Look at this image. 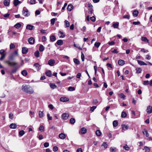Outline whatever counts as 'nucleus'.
Masks as SVG:
<instances>
[{
	"instance_id": "61",
	"label": "nucleus",
	"mask_w": 152,
	"mask_h": 152,
	"mask_svg": "<svg viewBox=\"0 0 152 152\" xmlns=\"http://www.w3.org/2000/svg\"><path fill=\"white\" fill-rule=\"evenodd\" d=\"M149 82L148 80L144 81L143 84L144 85H147L149 84Z\"/></svg>"
},
{
	"instance_id": "27",
	"label": "nucleus",
	"mask_w": 152,
	"mask_h": 152,
	"mask_svg": "<svg viewBox=\"0 0 152 152\" xmlns=\"http://www.w3.org/2000/svg\"><path fill=\"white\" fill-rule=\"evenodd\" d=\"M46 75L48 77H50L52 75L51 72L49 70L46 72Z\"/></svg>"
},
{
	"instance_id": "23",
	"label": "nucleus",
	"mask_w": 152,
	"mask_h": 152,
	"mask_svg": "<svg viewBox=\"0 0 152 152\" xmlns=\"http://www.w3.org/2000/svg\"><path fill=\"white\" fill-rule=\"evenodd\" d=\"M138 11L137 10H134L133 13V15L134 17H137L138 14Z\"/></svg>"
},
{
	"instance_id": "56",
	"label": "nucleus",
	"mask_w": 152,
	"mask_h": 152,
	"mask_svg": "<svg viewBox=\"0 0 152 152\" xmlns=\"http://www.w3.org/2000/svg\"><path fill=\"white\" fill-rule=\"evenodd\" d=\"M1 57L0 58V60H3L5 57L6 56V54H3V55H1Z\"/></svg>"
},
{
	"instance_id": "2",
	"label": "nucleus",
	"mask_w": 152,
	"mask_h": 152,
	"mask_svg": "<svg viewBox=\"0 0 152 152\" xmlns=\"http://www.w3.org/2000/svg\"><path fill=\"white\" fill-rule=\"evenodd\" d=\"M22 12L23 15L25 17H28L30 15L28 10L26 7L23 8Z\"/></svg>"
},
{
	"instance_id": "40",
	"label": "nucleus",
	"mask_w": 152,
	"mask_h": 152,
	"mask_svg": "<svg viewBox=\"0 0 152 152\" xmlns=\"http://www.w3.org/2000/svg\"><path fill=\"white\" fill-rule=\"evenodd\" d=\"M44 113L43 111H39V116L40 118H42L44 116Z\"/></svg>"
},
{
	"instance_id": "26",
	"label": "nucleus",
	"mask_w": 152,
	"mask_h": 152,
	"mask_svg": "<svg viewBox=\"0 0 152 152\" xmlns=\"http://www.w3.org/2000/svg\"><path fill=\"white\" fill-rule=\"evenodd\" d=\"M57 44L58 45H61L63 43V41L61 40H58L56 42Z\"/></svg>"
},
{
	"instance_id": "35",
	"label": "nucleus",
	"mask_w": 152,
	"mask_h": 152,
	"mask_svg": "<svg viewBox=\"0 0 152 152\" xmlns=\"http://www.w3.org/2000/svg\"><path fill=\"white\" fill-rule=\"evenodd\" d=\"M96 135L98 136H100L101 134V132L99 130H97L96 132Z\"/></svg>"
},
{
	"instance_id": "3",
	"label": "nucleus",
	"mask_w": 152,
	"mask_h": 152,
	"mask_svg": "<svg viewBox=\"0 0 152 152\" xmlns=\"http://www.w3.org/2000/svg\"><path fill=\"white\" fill-rule=\"evenodd\" d=\"M5 62L7 63L10 66H14L18 64L17 63L15 62H10L9 60H7L5 61Z\"/></svg>"
},
{
	"instance_id": "30",
	"label": "nucleus",
	"mask_w": 152,
	"mask_h": 152,
	"mask_svg": "<svg viewBox=\"0 0 152 152\" xmlns=\"http://www.w3.org/2000/svg\"><path fill=\"white\" fill-rule=\"evenodd\" d=\"M127 116V114L126 112L123 111L121 114V117L122 118H125Z\"/></svg>"
},
{
	"instance_id": "24",
	"label": "nucleus",
	"mask_w": 152,
	"mask_h": 152,
	"mask_svg": "<svg viewBox=\"0 0 152 152\" xmlns=\"http://www.w3.org/2000/svg\"><path fill=\"white\" fill-rule=\"evenodd\" d=\"M21 24L19 23H17L14 25V27L17 28H21Z\"/></svg>"
},
{
	"instance_id": "53",
	"label": "nucleus",
	"mask_w": 152,
	"mask_h": 152,
	"mask_svg": "<svg viewBox=\"0 0 152 152\" xmlns=\"http://www.w3.org/2000/svg\"><path fill=\"white\" fill-rule=\"evenodd\" d=\"M81 58L82 59V60L83 61H84V55L83 53L82 52L81 53Z\"/></svg>"
},
{
	"instance_id": "28",
	"label": "nucleus",
	"mask_w": 152,
	"mask_h": 152,
	"mask_svg": "<svg viewBox=\"0 0 152 152\" xmlns=\"http://www.w3.org/2000/svg\"><path fill=\"white\" fill-rule=\"evenodd\" d=\"M113 124L114 127H116L118 125V122L117 121L115 120L113 122Z\"/></svg>"
},
{
	"instance_id": "43",
	"label": "nucleus",
	"mask_w": 152,
	"mask_h": 152,
	"mask_svg": "<svg viewBox=\"0 0 152 152\" xmlns=\"http://www.w3.org/2000/svg\"><path fill=\"white\" fill-rule=\"evenodd\" d=\"M121 98L124 99L125 97V95L123 93H121L118 95Z\"/></svg>"
},
{
	"instance_id": "46",
	"label": "nucleus",
	"mask_w": 152,
	"mask_h": 152,
	"mask_svg": "<svg viewBox=\"0 0 152 152\" xmlns=\"http://www.w3.org/2000/svg\"><path fill=\"white\" fill-rule=\"evenodd\" d=\"M101 43L99 42H96L94 44V46L97 48H98Z\"/></svg>"
},
{
	"instance_id": "39",
	"label": "nucleus",
	"mask_w": 152,
	"mask_h": 152,
	"mask_svg": "<svg viewBox=\"0 0 152 152\" xmlns=\"http://www.w3.org/2000/svg\"><path fill=\"white\" fill-rule=\"evenodd\" d=\"M44 127L43 125H41L39 128V130L41 132L44 131Z\"/></svg>"
},
{
	"instance_id": "41",
	"label": "nucleus",
	"mask_w": 152,
	"mask_h": 152,
	"mask_svg": "<svg viewBox=\"0 0 152 152\" xmlns=\"http://www.w3.org/2000/svg\"><path fill=\"white\" fill-rule=\"evenodd\" d=\"M123 148L126 151H128L130 148L127 144H126L124 146H123Z\"/></svg>"
},
{
	"instance_id": "29",
	"label": "nucleus",
	"mask_w": 152,
	"mask_h": 152,
	"mask_svg": "<svg viewBox=\"0 0 152 152\" xmlns=\"http://www.w3.org/2000/svg\"><path fill=\"white\" fill-rule=\"evenodd\" d=\"M21 74L24 76H26L27 75V72L26 70H23L21 72Z\"/></svg>"
},
{
	"instance_id": "45",
	"label": "nucleus",
	"mask_w": 152,
	"mask_h": 152,
	"mask_svg": "<svg viewBox=\"0 0 152 152\" xmlns=\"http://www.w3.org/2000/svg\"><path fill=\"white\" fill-rule=\"evenodd\" d=\"M25 132L23 130H21L19 132V135L21 136H23L25 134Z\"/></svg>"
},
{
	"instance_id": "25",
	"label": "nucleus",
	"mask_w": 152,
	"mask_h": 152,
	"mask_svg": "<svg viewBox=\"0 0 152 152\" xmlns=\"http://www.w3.org/2000/svg\"><path fill=\"white\" fill-rule=\"evenodd\" d=\"M143 133L144 134H145V136L147 137H149V134L148 133V131L145 129H144L143 131Z\"/></svg>"
},
{
	"instance_id": "32",
	"label": "nucleus",
	"mask_w": 152,
	"mask_h": 152,
	"mask_svg": "<svg viewBox=\"0 0 152 152\" xmlns=\"http://www.w3.org/2000/svg\"><path fill=\"white\" fill-rule=\"evenodd\" d=\"M73 61L77 65H78L80 64V61L77 59L74 58L73 59Z\"/></svg>"
},
{
	"instance_id": "60",
	"label": "nucleus",
	"mask_w": 152,
	"mask_h": 152,
	"mask_svg": "<svg viewBox=\"0 0 152 152\" xmlns=\"http://www.w3.org/2000/svg\"><path fill=\"white\" fill-rule=\"evenodd\" d=\"M90 19L93 22L95 21L96 20V18L94 16L91 17L90 18Z\"/></svg>"
},
{
	"instance_id": "7",
	"label": "nucleus",
	"mask_w": 152,
	"mask_h": 152,
	"mask_svg": "<svg viewBox=\"0 0 152 152\" xmlns=\"http://www.w3.org/2000/svg\"><path fill=\"white\" fill-rule=\"evenodd\" d=\"M58 35L60 38H64L65 36V33L62 31H60L58 33Z\"/></svg>"
},
{
	"instance_id": "17",
	"label": "nucleus",
	"mask_w": 152,
	"mask_h": 152,
	"mask_svg": "<svg viewBox=\"0 0 152 152\" xmlns=\"http://www.w3.org/2000/svg\"><path fill=\"white\" fill-rule=\"evenodd\" d=\"M118 64L119 65L123 66L125 64V61L124 60L120 59L118 61Z\"/></svg>"
},
{
	"instance_id": "42",
	"label": "nucleus",
	"mask_w": 152,
	"mask_h": 152,
	"mask_svg": "<svg viewBox=\"0 0 152 152\" xmlns=\"http://www.w3.org/2000/svg\"><path fill=\"white\" fill-rule=\"evenodd\" d=\"M144 149L145 152H149L150 151V148L146 146L144 147Z\"/></svg>"
},
{
	"instance_id": "19",
	"label": "nucleus",
	"mask_w": 152,
	"mask_h": 152,
	"mask_svg": "<svg viewBox=\"0 0 152 152\" xmlns=\"http://www.w3.org/2000/svg\"><path fill=\"white\" fill-rule=\"evenodd\" d=\"M21 2L18 0H14L13 4L15 6H17L19 4L21 3Z\"/></svg>"
},
{
	"instance_id": "62",
	"label": "nucleus",
	"mask_w": 152,
	"mask_h": 152,
	"mask_svg": "<svg viewBox=\"0 0 152 152\" xmlns=\"http://www.w3.org/2000/svg\"><path fill=\"white\" fill-rule=\"evenodd\" d=\"M96 106H93L91 107L90 108V110L92 111H93L96 108Z\"/></svg>"
},
{
	"instance_id": "22",
	"label": "nucleus",
	"mask_w": 152,
	"mask_h": 152,
	"mask_svg": "<svg viewBox=\"0 0 152 152\" xmlns=\"http://www.w3.org/2000/svg\"><path fill=\"white\" fill-rule=\"evenodd\" d=\"M50 40L52 42H54L56 40V38L54 35H52L50 37Z\"/></svg>"
},
{
	"instance_id": "6",
	"label": "nucleus",
	"mask_w": 152,
	"mask_h": 152,
	"mask_svg": "<svg viewBox=\"0 0 152 152\" xmlns=\"http://www.w3.org/2000/svg\"><path fill=\"white\" fill-rule=\"evenodd\" d=\"M60 100L61 102H65L69 101V99L66 97L63 96L60 98Z\"/></svg>"
},
{
	"instance_id": "63",
	"label": "nucleus",
	"mask_w": 152,
	"mask_h": 152,
	"mask_svg": "<svg viewBox=\"0 0 152 152\" xmlns=\"http://www.w3.org/2000/svg\"><path fill=\"white\" fill-rule=\"evenodd\" d=\"M58 150V148L56 146H54L53 148V150L54 151H56Z\"/></svg>"
},
{
	"instance_id": "38",
	"label": "nucleus",
	"mask_w": 152,
	"mask_h": 152,
	"mask_svg": "<svg viewBox=\"0 0 152 152\" xmlns=\"http://www.w3.org/2000/svg\"><path fill=\"white\" fill-rule=\"evenodd\" d=\"M69 121L71 124H74L75 122V120L74 118H71L70 119Z\"/></svg>"
},
{
	"instance_id": "8",
	"label": "nucleus",
	"mask_w": 152,
	"mask_h": 152,
	"mask_svg": "<svg viewBox=\"0 0 152 152\" xmlns=\"http://www.w3.org/2000/svg\"><path fill=\"white\" fill-rule=\"evenodd\" d=\"M28 41L29 44L32 45L34 44L35 39L33 37H31L28 39Z\"/></svg>"
},
{
	"instance_id": "50",
	"label": "nucleus",
	"mask_w": 152,
	"mask_h": 152,
	"mask_svg": "<svg viewBox=\"0 0 152 152\" xmlns=\"http://www.w3.org/2000/svg\"><path fill=\"white\" fill-rule=\"evenodd\" d=\"M47 117L48 119V120H51L52 119V117L50 116V114L49 113H48L47 114Z\"/></svg>"
},
{
	"instance_id": "55",
	"label": "nucleus",
	"mask_w": 152,
	"mask_h": 152,
	"mask_svg": "<svg viewBox=\"0 0 152 152\" xmlns=\"http://www.w3.org/2000/svg\"><path fill=\"white\" fill-rule=\"evenodd\" d=\"M40 32L42 34H44L47 32V31L46 30H44L43 29H41Z\"/></svg>"
},
{
	"instance_id": "9",
	"label": "nucleus",
	"mask_w": 152,
	"mask_h": 152,
	"mask_svg": "<svg viewBox=\"0 0 152 152\" xmlns=\"http://www.w3.org/2000/svg\"><path fill=\"white\" fill-rule=\"evenodd\" d=\"M69 117V115L67 113L63 114L62 116V118L64 120H67Z\"/></svg>"
},
{
	"instance_id": "1",
	"label": "nucleus",
	"mask_w": 152,
	"mask_h": 152,
	"mask_svg": "<svg viewBox=\"0 0 152 152\" xmlns=\"http://www.w3.org/2000/svg\"><path fill=\"white\" fill-rule=\"evenodd\" d=\"M22 90L26 93L32 94L34 93V91L32 88L29 86L23 85L22 87Z\"/></svg>"
},
{
	"instance_id": "37",
	"label": "nucleus",
	"mask_w": 152,
	"mask_h": 152,
	"mask_svg": "<svg viewBox=\"0 0 152 152\" xmlns=\"http://www.w3.org/2000/svg\"><path fill=\"white\" fill-rule=\"evenodd\" d=\"M65 24L66 26V28L68 27L69 26V22L66 20H65L64 21Z\"/></svg>"
},
{
	"instance_id": "54",
	"label": "nucleus",
	"mask_w": 152,
	"mask_h": 152,
	"mask_svg": "<svg viewBox=\"0 0 152 152\" xmlns=\"http://www.w3.org/2000/svg\"><path fill=\"white\" fill-rule=\"evenodd\" d=\"M15 48V45L12 44L11 43L10 45V49H13Z\"/></svg>"
},
{
	"instance_id": "59",
	"label": "nucleus",
	"mask_w": 152,
	"mask_h": 152,
	"mask_svg": "<svg viewBox=\"0 0 152 152\" xmlns=\"http://www.w3.org/2000/svg\"><path fill=\"white\" fill-rule=\"evenodd\" d=\"M151 56L150 55H148L145 56V58L148 60H149L151 59Z\"/></svg>"
},
{
	"instance_id": "44",
	"label": "nucleus",
	"mask_w": 152,
	"mask_h": 152,
	"mask_svg": "<svg viewBox=\"0 0 152 152\" xmlns=\"http://www.w3.org/2000/svg\"><path fill=\"white\" fill-rule=\"evenodd\" d=\"M75 90V88L74 87L70 86L68 88V90L70 91H73Z\"/></svg>"
},
{
	"instance_id": "20",
	"label": "nucleus",
	"mask_w": 152,
	"mask_h": 152,
	"mask_svg": "<svg viewBox=\"0 0 152 152\" xmlns=\"http://www.w3.org/2000/svg\"><path fill=\"white\" fill-rule=\"evenodd\" d=\"M4 4L6 6H9L10 4V0H5L4 2Z\"/></svg>"
},
{
	"instance_id": "4",
	"label": "nucleus",
	"mask_w": 152,
	"mask_h": 152,
	"mask_svg": "<svg viewBox=\"0 0 152 152\" xmlns=\"http://www.w3.org/2000/svg\"><path fill=\"white\" fill-rule=\"evenodd\" d=\"M33 66L35 67L37 71H39L41 69V65L38 63H36L34 64Z\"/></svg>"
},
{
	"instance_id": "12",
	"label": "nucleus",
	"mask_w": 152,
	"mask_h": 152,
	"mask_svg": "<svg viewBox=\"0 0 152 152\" xmlns=\"http://www.w3.org/2000/svg\"><path fill=\"white\" fill-rule=\"evenodd\" d=\"M87 131V129L85 127H83L81 129L80 132L82 134H86Z\"/></svg>"
},
{
	"instance_id": "15",
	"label": "nucleus",
	"mask_w": 152,
	"mask_h": 152,
	"mask_svg": "<svg viewBox=\"0 0 152 152\" xmlns=\"http://www.w3.org/2000/svg\"><path fill=\"white\" fill-rule=\"evenodd\" d=\"M28 51V48L26 47H23L22 49V53L24 54H26Z\"/></svg>"
},
{
	"instance_id": "5",
	"label": "nucleus",
	"mask_w": 152,
	"mask_h": 152,
	"mask_svg": "<svg viewBox=\"0 0 152 152\" xmlns=\"http://www.w3.org/2000/svg\"><path fill=\"white\" fill-rule=\"evenodd\" d=\"M55 63V61L54 60L51 59L48 61V64L50 66H53L54 65Z\"/></svg>"
},
{
	"instance_id": "11",
	"label": "nucleus",
	"mask_w": 152,
	"mask_h": 152,
	"mask_svg": "<svg viewBox=\"0 0 152 152\" xmlns=\"http://www.w3.org/2000/svg\"><path fill=\"white\" fill-rule=\"evenodd\" d=\"M146 110L148 113H151L152 112V107L151 106H148L147 107Z\"/></svg>"
},
{
	"instance_id": "34",
	"label": "nucleus",
	"mask_w": 152,
	"mask_h": 152,
	"mask_svg": "<svg viewBox=\"0 0 152 152\" xmlns=\"http://www.w3.org/2000/svg\"><path fill=\"white\" fill-rule=\"evenodd\" d=\"M136 72L137 73H141L142 69L140 68H137L136 69Z\"/></svg>"
},
{
	"instance_id": "64",
	"label": "nucleus",
	"mask_w": 152,
	"mask_h": 152,
	"mask_svg": "<svg viewBox=\"0 0 152 152\" xmlns=\"http://www.w3.org/2000/svg\"><path fill=\"white\" fill-rule=\"evenodd\" d=\"M115 148H113V147H111L110 148V151L111 152H115Z\"/></svg>"
},
{
	"instance_id": "33",
	"label": "nucleus",
	"mask_w": 152,
	"mask_h": 152,
	"mask_svg": "<svg viewBox=\"0 0 152 152\" xmlns=\"http://www.w3.org/2000/svg\"><path fill=\"white\" fill-rule=\"evenodd\" d=\"M45 49L44 47L42 45H40L39 48V50L40 51H43Z\"/></svg>"
},
{
	"instance_id": "13",
	"label": "nucleus",
	"mask_w": 152,
	"mask_h": 152,
	"mask_svg": "<svg viewBox=\"0 0 152 152\" xmlns=\"http://www.w3.org/2000/svg\"><path fill=\"white\" fill-rule=\"evenodd\" d=\"M122 129L123 130L125 131L129 129V126L127 125L122 124L121 125Z\"/></svg>"
},
{
	"instance_id": "16",
	"label": "nucleus",
	"mask_w": 152,
	"mask_h": 152,
	"mask_svg": "<svg viewBox=\"0 0 152 152\" xmlns=\"http://www.w3.org/2000/svg\"><path fill=\"white\" fill-rule=\"evenodd\" d=\"M10 127L12 129H15L17 127L16 124L15 123L11 124L10 125Z\"/></svg>"
},
{
	"instance_id": "51",
	"label": "nucleus",
	"mask_w": 152,
	"mask_h": 152,
	"mask_svg": "<svg viewBox=\"0 0 152 152\" xmlns=\"http://www.w3.org/2000/svg\"><path fill=\"white\" fill-rule=\"evenodd\" d=\"M34 26L32 25L28 24L27 25L26 28H34Z\"/></svg>"
},
{
	"instance_id": "48",
	"label": "nucleus",
	"mask_w": 152,
	"mask_h": 152,
	"mask_svg": "<svg viewBox=\"0 0 152 152\" xmlns=\"http://www.w3.org/2000/svg\"><path fill=\"white\" fill-rule=\"evenodd\" d=\"M39 52L38 51H36L34 53L35 56L36 57H39Z\"/></svg>"
},
{
	"instance_id": "52",
	"label": "nucleus",
	"mask_w": 152,
	"mask_h": 152,
	"mask_svg": "<svg viewBox=\"0 0 152 152\" xmlns=\"http://www.w3.org/2000/svg\"><path fill=\"white\" fill-rule=\"evenodd\" d=\"M73 46L75 47H77V48H78L79 49L82 50V48L80 47L78 45H77L76 44H74L73 45Z\"/></svg>"
},
{
	"instance_id": "47",
	"label": "nucleus",
	"mask_w": 152,
	"mask_h": 152,
	"mask_svg": "<svg viewBox=\"0 0 152 152\" xmlns=\"http://www.w3.org/2000/svg\"><path fill=\"white\" fill-rule=\"evenodd\" d=\"M9 118L11 119H13V114L12 113H11L9 114Z\"/></svg>"
},
{
	"instance_id": "58",
	"label": "nucleus",
	"mask_w": 152,
	"mask_h": 152,
	"mask_svg": "<svg viewBox=\"0 0 152 152\" xmlns=\"http://www.w3.org/2000/svg\"><path fill=\"white\" fill-rule=\"evenodd\" d=\"M9 58L10 60H12L14 59V56L13 55H12L9 57Z\"/></svg>"
},
{
	"instance_id": "57",
	"label": "nucleus",
	"mask_w": 152,
	"mask_h": 152,
	"mask_svg": "<svg viewBox=\"0 0 152 152\" xmlns=\"http://www.w3.org/2000/svg\"><path fill=\"white\" fill-rule=\"evenodd\" d=\"M56 19L55 18H53L51 20V23L52 25H53L55 22Z\"/></svg>"
},
{
	"instance_id": "36",
	"label": "nucleus",
	"mask_w": 152,
	"mask_h": 152,
	"mask_svg": "<svg viewBox=\"0 0 152 152\" xmlns=\"http://www.w3.org/2000/svg\"><path fill=\"white\" fill-rule=\"evenodd\" d=\"M50 86L51 88L53 89L55 88L56 87V86L54 84L50 83Z\"/></svg>"
},
{
	"instance_id": "10",
	"label": "nucleus",
	"mask_w": 152,
	"mask_h": 152,
	"mask_svg": "<svg viewBox=\"0 0 152 152\" xmlns=\"http://www.w3.org/2000/svg\"><path fill=\"white\" fill-rule=\"evenodd\" d=\"M66 135L64 133H61L59 134L58 137L59 138L62 140L64 139L66 137Z\"/></svg>"
},
{
	"instance_id": "21",
	"label": "nucleus",
	"mask_w": 152,
	"mask_h": 152,
	"mask_svg": "<svg viewBox=\"0 0 152 152\" xmlns=\"http://www.w3.org/2000/svg\"><path fill=\"white\" fill-rule=\"evenodd\" d=\"M137 61L138 64L140 65H147L146 64L142 61L138 60Z\"/></svg>"
},
{
	"instance_id": "18",
	"label": "nucleus",
	"mask_w": 152,
	"mask_h": 152,
	"mask_svg": "<svg viewBox=\"0 0 152 152\" xmlns=\"http://www.w3.org/2000/svg\"><path fill=\"white\" fill-rule=\"evenodd\" d=\"M141 40L142 41L146 42V43L149 42V41L146 37H141Z\"/></svg>"
},
{
	"instance_id": "49",
	"label": "nucleus",
	"mask_w": 152,
	"mask_h": 152,
	"mask_svg": "<svg viewBox=\"0 0 152 152\" xmlns=\"http://www.w3.org/2000/svg\"><path fill=\"white\" fill-rule=\"evenodd\" d=\"M102 146H104L105 148H106L107 147V144L106 142H104L102 144Z\"/></svg>"
},
{
	"instance_id": "31",
	"label": "nucleus",
	"mask_w": 152,
	"mask_h": 152,
	"mask_svg": "<svg viewBox=\"0 0 152 152\" xmlns=\"http://www.w3.org/2000/svg\"><path fill=\"white\" fill-rule=\"evenodd\" d=\"M119 23L117 22L116 23H114L113 24V27L115 28H118Z\"/></svg>"
},
{
	"instance_id": "14",
	"label": "nucleus",
	"mask_w": 152,
	"mask_h": 152,
	"mask_svg": "<svg viewBox=\"0 0 152 152\" xmlns=\"http://www.w3.org/2000/svg\"><path fill=\"white\" fill-rule=\"evenodd\" d=\"M67 9L68 11H71L73 9V6L72 4H69L68 5Z\"/></svg>"
}]
</instances>
